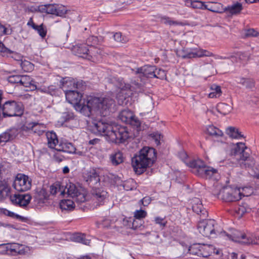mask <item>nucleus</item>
<instances>
[{
    "label": "nucleus",
    "mask_w": 259,
    "mask_h": 259,
    "mask_svg": "<svg viewBox=\"0 0 259 259\" xmlns=\"http://www.w3.org/2000/svg\"><path fill=\"white\" fill-rule=\"evenodd\" d=\"M12 30L11 29H8L1 23H0V36L3 35H9L12 33Z\"/></svg>",
    "instance_id": "680f3d73"
},
{
    "label": "nucleus",
    "mask_w": 259,
    "mask_h": 259,
    "mask_svg": "<svg viewBox=\"0 0 259 259\" xmlns=\"http://www.w3.org/2000/svg\"><path fill=\"white\" fill-rule=\"evenodd\" d=\"M219 199L222 200L224 202L227 201V197L225 195V187H224L218 194Z\"/></svg>",
    "instance_id": "e2e57ef3"
},
{
    "label": "nucleus",
    "mask_w": 259,
    "mask_h": 259,
    "mask_svg": "<svg viewBox=\"0 0 259 259\" xmlns=\"http://www.w3.org/2000/svg\"><path fill=\"white\" fill-rule=\"evenodd\" d=\"M64 186L60 185L59 182H56L50 187V193L52 195H55L58 192L63 191Z\"/></svg>",
    "instance_id": "a18cd8bd"
},
{
    "label": "nucleus",
    "mask_w": 259,
    "mask_h": 259,
    "mask_svg": "<svg viewBox=\"0 0 259 259\" xmlns=\"http://www.w3.org/2000/svg\"><path fill=\"white\" fill-rule=\"evenodd\" d=\"M65 194L72 197L76 203L80 204L86 201L84 193L73 183L69 182L64 186L63 191H61V195H64Z\"/></svg>",
    "instance_id": "1a4fd4ad"
},
{
    "label": "nucleus",
    "mask_w": 259,
    "mask_h": 259,
    "mask_svg": "<svg viewBox=\"0 0 259 259\" xmlns=\"http://www.w3.org/2000/svg\"><path fill=\"white\" fill-rule=\"evenodd\" d=\"M259 33L255 29L251 28L245 30V37H255L258 35Z\"/></svg>",
    "instance_id": "bf43d9fd"
},
{
    "label": "nucleus",
    "mask_w": 259,
    "mask_h": 259,
    "mask_svg": "<svg viewBox=\"0 0 259 259\" xmlns=\"http://www.w3.org/2000/svg\"><path fill=\"white\" fill-rule=\"evenodd\" d=\"M49 195L45 189H41L35 195L34 199L39 205L45 203L48 200Z\"/></svg>",
    "instance_id": "7c9ffc66"
},
{
    "label": "nucleus",
    "mask_w": 259,
    "mask_h": 259,
    "mask_svg": "<svg viewBox=\"0 0 259 259\" xmlns=\"http://www.w3.org/2000/svg\"><path fill=\"white\" fill-rule=\"evenodd\" d=\"M13 186L18 191H26L30 189L31 180L27 176L22 174H18L16 177Z\"/></svg>",
    "instance_id": "ddd939ff"
},
{
    "label": "nucleus",
    "mask_w": 259,
    "mask_h": 259,
    "mask_svg": "<svg viewBox=\"0 0 259 259\" xmlns=\"http://www.w3.org/2000/svg\"><path fill=\"white\" fill-rule=\"evenodd\" d=\"M19 84L24 87H27L30 83V78L27 75H20Z\"/></svg>",
    "instance_id": "864d4df0"
},
{
    "label": "nucleus",
    "mask_w": 259,
    "mask_h": 259,
    "mask_svg": "<svg viewBox=\"0 0 259 259\" xmlns=\"http://www.w3.org/2000/svg\"><path fill=\"white\" fill-rule=\"evenodd\" d=\"M241 83L245 88L251 89L254 86V81L249 78H242L241 81Z\"/></svg>",
    "instance_id": "09e8293b"
},
{
    "label": "nucleus",
    "mask_w": 259,
    "mask_h": 259,
    "mask_svg": "<svg viewBox=\"0 0 259 259\" xmlns=\"http://www.w3.org/2000/svg\"><path fill=\"white\" fill-rule=\"evenodd\" d=\"M197 229L205 237L214 238L220 235H226V232L223 228L213 219L202 218L198 223Z\"/></svg>",
    "instance_id": "39448f33"
},
{
    "label": "nucleus",
    "mask_w": 259,
    "mask_h": 259,
    "mask_svg": "<svg viewBox=\"0 0 259 259\" xmlns=\"http://www.w3.org/2000/svg\"><path fill=\"white\" fill-rule=\"evenodd\" d=\"M75 116L72 112H65L63 114L62 119L64 122H68L74 119Z\"/></svg>",
    "instance_id": "6e6d98bb"
},
{
    "label": "nucleus",
    "mask_w": 259,
    "mask_h": 259,
    "mask_svg": "<svg viewBox=\"0 0 259 259\" xmlns=\"http://www.w3.org/2000/svg\"><path fill=\"white\" fill-rule=\"evenodd\" d=\"M156 159V152L155 149L145 147L132 159V164L136 174L140 175L146 169L152 166Z\"/></svg>",
    "instance_id": "7ed1b4c3"
},
{
    "label": "nucleus",
    "mask_w": 259,
    "mask_h": 259,
    "mask_svg": "<svg viewBox=\"0 0 259 259\" xmlns=\"http://www.w3.org/2000/svg\"><path fill=\"white\" fill-rule=\"evenodd\" d=\"M119 119L123 122L130 124L137 128L140 127L141 121L134 113L129 110H123L118 115Z\"/></svg>",
    "instance_id": "4468645a"
},
{
    "label": "nucleus",
    "mask_w": 259,
    "mask_h": 259,
    "mask_svg": "<svg viewBox=\"0 0 259 259\" xmlns=\"http://www.w3.org/2000/svg\"><path fill=\"white\" fill-rule=\"evenodd\" d=\"M187 165L192 168L193 173L203 178H210L217 172L216 169L206 166L200 159L193 160L187 163Z\"/></svg>",
    "instance_id": "423d86ee"
},
{
    "label": "nucleus",
    "mask_w": 259,
    "mask_h": 259,
    "mask_svg": "<svg viewBox=\"0 0 259 259\" xmlns=\"http://www.w3.org/2000/svg\"><path fill=\"white\" fill-rule=\"evenodd\" d=\"M200 248V244H194L189 247L188 249L189 253L193 255L199 257Z\"/></svg>",
    "instance_id": "c03bdc74"
},
{
    "label": "nucleus",
    "mask_w": 259,
    "mask_h": 259,
    "mask_svg": "<svg viewBox=\"0 0 259 259\" xmlns=\"http://www.w3.org/2000/svg\"><path fill=\"white\" fill-rule=\"evenodd\" d=\"M146 215V211L142 209L137 210L134 212V217L135 219L140 221H141V219L145 218Z\"/></svg>",
    "instance_id": "3c124183"
},
{
    "label": "nucleus",
    "mask_w": 259,
    "mask_h": 259,
    "mask_svg": "<svg viewBox=\"0 0 259 259\" xmlns=\"http://www.w3.org/2000/svg\"><path fill=\"white\" fill-rule=\"evenodd\" d=\"M59 86L64 92L66 97H82V92L85 89V82L71 77H62Z\"/></svg>",
    "instance_id": "20e7f679"
},
{
    "label": "nucleus",
    "mask_w": 259,
    "mask_h": 259,
    "mask_svg": "<svg viewBox=\"0 0 259 259\" xmlns=\"http://www.w3.org/2000/svg\"><path fill=\"white\" fill-rule=\"evenodd\" d=\"M151 137L155 140L157 145L160 144V140L162 136L158 133H153L150 134Z\"/></svg>",
    "instance_id": "0e129e2a"
},
{
    "label": "nucleus",
    "mask_w": 259,
    "mask_h": 259,
    "mask_svg": "<svg viewBox=\"0 0 259 259\" xmlns=\"http://www.w3.org/2000/svg\"><path fill=\"white\" fill-rule=\"evenodd\" d=\"M27 128L38 135H42L45 128L44 124L37 122H31L27 124Z\"/></svg>",
    "instance_id": "cd10ccee"
},
{
    "label": "nucleus",
    "mask_w": 259,
    "mask_h": 259,
    "mask_svg": "<svg viewBox=\"0 0 259 259\" xmlns=\"http://www.w3.org/2000/svg\"><path fill=\"white\" fill-rule=\"evenodd\" d=\"M66 100L76 111L87 117L92 114L93 103L97 104L96 108L103 114L115 102L113 98H92L90 100L88 98H66Z\"/></svg>",
    "instance_id": "f257e3e1"
},
{
    "label": "nucleus",
    "mask_w": 259,
    "mask_h": 259,
    "mask_svg": "<svg viewBox=\"0 0 259 259\" xmlns=\"http://www.w3.org/2000/svg\"><path fill=\"white\" fill-rule=\"evenodd\" d=\"M160 21L167 25H169L170 26L171 25H182V22H180L177 21H174L172 20H171L170 18L168 17L163 16H160L159 17Z\"/></svg>",
    "instance_id": "37998d69"
},
{
    "label": "nucleus",
    "mask_w": 259,
    "mask_h": 259,
    "mask_svg": "<svg viewBox=\"0 0 259 259\" xmlns=\"http://www.w3.org/2000/svg\"><path fill=\"white\" fill-rule=\"evenodd\" d=\"M98 38L95 36L89 37L86 40V45L88 46H94L97 44Z\"/></svg>",
    "instance_id": "5fc2aeb1"
},
{
    "label": "nucleus",
    "mask_w": 259,
    "mask_h": 259,
    "mask_svg": "<svg viewBox=\"0 0 259 259\" xmlns=\"http://www.w3.org/2000/svg\"><path fill=\"white\" fill-rule=\"evenodd\" d=\"M91 192L93 200L97 203L96 205H103L107 198L108 193L102 188L93 187Z\"/></svg>",
    "instance_id": "dca6fc26"
},
{
    "label": "nucleus",
    "mask_w": 259,
    "mask_h": 259,
    "mask_svg": "<svg viewBox=\"0 0 259 259\" xmlns=\"http://www.w3.org/2000/svg\"><path fill=\"white\" fill-rule=\"evenodd\" d=\"M11 201L13 204L24 207L29 203L31 196L28 194H15L10 197Z\"/></svg>",
    "instance_id": "f3484780"
},
{
    "label": "nucleus",
    "mask_w": 259,
    "mask_h": 259,
    "mask_svg": "<svg viewBox=\"0 0 259 259\" xmlns=\"http://www.w3.org/2000/svg\"><path fill=\"white\" fill-rule=\"evenodd\" d=\"M8 81L12 84L19 83L20 75H11L8 77Z\"/></svg>",
    "instance_id": "052dcab7"
},
{
    "label": "nucleus",
    "mask_w": 259,
    "mask_h": 259,
    "mask_svg": "<svg viewBox=\"0 0 259 259\" xmlns=\"http://www.w3.org/2000/svg\"><path fill=\"white\" fill-rule=\"evenodd\" d=\"M228 135L232 139H240L242 138H245L239 129L234 126L228 127Z\"/></svg>",
    "instance_id": "c756f323"
},
{
    "label": "nucleus",
    "mask_w": 259,
    "mask_h": 259,
    "mask_svg": "<svg viewBox=\"0 0 259 259\" xmlns=\"http://www.w3.org/2000/svg\"><path fill=\"white\" fill-rule=\"evenodd\" d=\"M110 159L113 165H118L123 161L122 153L119 151L115 152L110 155Z\"/></svg>",
    "instance_id": "473e14b6"
},
{
    "label": "nucleus",
    "mask_w": 259,
    "mask_h": 259,
    "mask_svg": "<svg viewBox=\"0 0 259 259\" xmlns=\"http://www.w3.org/2000/svg\"><path fill=\"white\" fill-rule=\"evenodd\" d=\"M94 130L108 137L111 142L118 144L124 143L131 137L127 127L111 125L101 121L94 123Z\"/></svg>",
    "instance_id": "f03ea898"
},
{
    "label": "nucleus",
    "mask_w": 259,
    "mask_h": 259,
    "mask_svg": "<svg viewBox=\"0 0 259 259\" xmlns=\"http://www.w3.org/2000/svg\"><path fill=\"white\" fill-rule=\"evenodd\" d=\"M205 133L216 138L221 137L223 135L222 131L213 125H208L206 128Z\"/></svg>",
    "instance_id": "c85d7f7f"
},
{
    "label": "nucleus",
    "mask_w": 259,
    "mask_h": 259,
    "mask_svg": "<svg viewBox=\"0 0 259 259\" xmlns=\"http://www.w3.org/2000/svg\"><path fill=\"white\" fill-rule=\"evenodd\" d=\"M6 254L15 255L22 254L25 252L24 246L18 243L4 244Z\"/></svg>",
    "instance_id": "6ab92c4d"
},
{
    "label": "nucleus",
    "mask_w": 259,
    "mask_h": 259,
    "mask_svg": "<svg viewBox=\"0 0 259 259\" xmlns=\"http://www.w3.org/2000/svg\"><path fill=\"white\" fill-rule=\"evenodd\" d=\"M114 39L119 42L125 43L128 41V38L123 36L121 32H116L113 35Z\"/></svg>",
    "instance_id": "de8ad7c7"
},
{
    "label": "nucleus",
    "mask_w": 259,
    "mask_h": 259,
    "mask_svg": "<svg viewBox=\"0 0 259 259\" xmlns=\"http://www.w3.org/2000/svg\"><path fill=\"white\" fill-rule=\"evenodd\" d=\"M192 209L202 218H205L208 215L207 210L203 207L201 201L198 198L192 200Z\"/></svg>",
    "instance_id": "4be33fe9"
},
{
    "label": "nucleus",
    "mask_w": 259,
    "mask_h": 259,
    "mask_svg": "<svg viewBox=\"0 0 259 259\" xmlns=\"http://www.w3.org/2000/svg\"><path fill=\"white\" fill-rule=\"evenodd\" d=\"M205 8L210 11L221 13L227 11V7H224L221 3H211L206 4Z\"/></svg>",
    "instance_id": "a878e982"
},
{
    "label": "nucleus",
    "mask_w": 259,
    "mask_h": 259,
    "mask_svg": "<svg viewBox=\"0 0 259 259\" xmlns=\"http://www.w3.org/2000/svg\"><path fill=\"white\" fill-rule=\"evenodd\" d=\"M230 163L239 165L241 168H251L255 165V160L250 156V151H248L243 155H240L239 158H236L234 161L228 159V164Z\"/></svg>",
    "instance_id": "f8f14e48"
},
{
    "label": "nucleus",
    "mask_w": 259,
    "mask_h": 259,
    "mask_svg": "<svg viewBox=\"0 0 259 259\" xmlns=\"http://www.w3.org/2000/svg\"><path fill=\"white\" fill-rule=\"evenodd\" d=\"M156 67L155 66L145 65L141 68H139L137 70V73L138 74V78L140 79L141 83H139V79L137 81H134L133 84L139 89L138 91L139 93L143 94L145 91L144 88L142 87V84H145L148 78H154L155 75Z\"/></svg>",
    "instance_id": "6e6552de"
},
{
    "label": "nucleus",
    "mask_w": 259,
    "mask_h": 259,
    "mask_svg": "<svg viewBox=\"0 0 259 259\" xmlns=\"http://www.w3.org/2000/svg\"><path fill=\"white\" fill-rule=\"evenodd\" d=\"M83 179L91 187H95L100 182L99 176L96 170L94 169H91L87 170L83 174Z\"/></svg>",
    "instance_id": "a211bd4d"
},
{
    "label": "nucleus",
    "mask_w": 259,
    "mask_h": 259,
    "mask_svg": "<svg viewBox=\"0 0 259 259\" xmlns=\"http://www.w3.org/2000/svg\"><path fill=\"white\" fill-rule=\"evenodd\" d=\"M141 221L139 220L135 219L132 223L131 228L133 230H137L139 228L142 226Z\"/></svg>",
    "instance_id": "69168bd1"
},
{
    "label": "nucleus",
    "mask_w": 259,
    "mask_h": 259,
    "mask_svg": "<svg viewBox=\"0 0 259 259\" xmlns=\"http://www.w3.org/2000/svg\"><path fill=\"white\" fill-rule=\"evenodd\" d=\"M155 72V76L154 78H157L160 79H163L166 77V72L165 71L161 69H157L156 68V70L154 71Z\"/></svg>",
    "instance_id": "4d7b16f0"
},
{
    "label": "nucleus",
    "mask_w": 259,
    "mask_h": 259,
    "mask_svg": "<svg viewBox=\"0 0 259 259\" xmlns=\"http://www.w3.org/2000/svg\"><path fill=\"white\" fill-rule=\"evenodd\" d=\"M37 93H45L52 96H59V93L61 91L59 89H57L53 86H50L48 88H39L36 89Z\"/></svg>",
    "instance_id": "72a5a7b5"
},
{
    "label": "nucleus",
    "mask_w": 259,
    "mask_h": 259,
    "mask_svg": "<svg viewBox=\"0 0 259 259\" xmlns=\"http://www.w3.org/2000/svg\"><path fill=\"white\" fill-rule=\"evenodd\" d=\"M10 192V188L6 182H0V201L5 199Z\"/></svg>",
    "instance_id": "c9c22d12"
},
{
    "label": "nucleus",
    "mask_w": 259,
    "mask_h": 259,
    "mask_svg": "<svg viewBox=\"0 0 259 259\" xmlns=\"http://www.w3.org/2000/svg\"><path fill=\"white\" fill-rule=\"evenodd\" d=\"M250 151V149L247 148L244 143L238 142L236 144H232L230 148L229 155L232 157L236 156L239 154L242 155L245 152Z\"/></svg>",
    "instance_id": "aec40b11"
},
{
    "label": "nucleus",
    "mask_w": 259,
    "mask_h": 259,
    "mask_svg": "<svg viewBox=\"0 0 259 259\" xmlns=\"http://www.w3.org/2000/svg\"><path fill=\"white\" fill-rule=\"evenodd\" d=\"M67 12L66 8L62 5L48 4V13L57 16H63Z\"/></svg>",
    "instance_id": "5701e85b"
},
{
    "label": "nucleus",
    "mask_w": 259,
    "mask_h": 259,
    "mask_svg": "<svg viewBox=\"0 0 259 259\" xmlns=\"http://www.w3.org/2000/svg\"><path fill=\"white\" fill-rule=\"evenodd\" d=\"M230 233H228V238L231 240L245 245L259 244V237L254 234L246 235L240 231L230 229Z\"/></svg>",
    "instance_id": "0eeeda50"
},
{
    "label": "nucleus",
    "mask_w": 259,
    "mask_h": 259,
    "mask_svg": "<svg viewBox=\"0 0 259 259\" xmlns=\"http://www.w3.org/2000/svg\"><path fill=\"white\" fill-rule=\"evenodd\" d=\"M210 92L209 93L208 97H218L222 95V91L221 87L215 84L211 85L210 88Z\"/></svg>",
    "instance_id": "ea45409f"
},
{
    "label": "nucleus",
    "mask_w": 259,
    "mask_h": 259,
    "mask_svg": "<svg viewBox=\"0 0 259 259\" xmlns=\"http://www.w3.org/2000/svg\"><path fill=\"white\" fill-rule=\"evenodd\" d=\"M235 212L239 218L241 217L245 213L247 212V209L243 207V206L239 205L235 208Z\"/></svg>",
    "instance_id": "13d9d810"
},
{
    "label": "nucleus",
    "mask_w": 259,
    "mask_h": 259,
    "mask_svg": "<svg viewBox=\"0 0 259 259\" xmlns=\"http://www.w3.org/2000/svg\"><path fill=\"white\" fill-rule=\"evenodd\" d=\"M75 203H76L73 199L72 200L64 199L60 202V207L62 210H72L75 207Z\"/></svg>",
    "instance_id": "2f4dec72"
},
{
    "label": "nucleus",
    "mask_w": 259,
    "mask_h": 259,
    "mask_svg": "<svg viewBox=\"0 0 259 259\" xmlns=\"http://www.w3.org/2000/svg\"><path fill=\"white\" fill-rule=\"evenodd\" d=\"M242 10V5L237 2L233 3L231 6H228V12L232 15H236L240 14Z\"/></svg>",
    "instance_id": "f704fd0d"
},
{
    "label": "nucleus",
    "mask_w": 259,
    "mask_h": 259,
    "mask_svg": "<svg viewBox=\"0 0 259 259\" xmlns=\"http://www.w3.org/2000/svg\"><path fill=\"white\" fill-rule=\"evenodd\" d=\"M72 239L77 242L81 243L83 244L89 245L90 243V240L85 238L84 234L81 233H75L72 235Z\"/></svg>",
    "instance_id": "4c0bfd02"
},
{
    "label": "nucleus",
    "mask_w": 259,
    "mask_h": 259,
    "mask_svg": "<svg viewBox=\"0 0 259 259\" xmlns=\"http://www.w3.org/2000/svg\"><path fill=\"white\" fill-rule=\"evenodd\" d=\"M74 52L79 57L90 60L92 57V51L90 50L86 44H80L77 45L74 48Z\"/></svg>",
    "instance_id": "412c9836"
},
{
    "label": "nucleus",
    "mask_w": 259,
    "mask_h": 259,
    "mask_svg": "<svg viewBox=\"0 0 259 259\" xmlns=\"http://www.w3.org/2000/svg\"><path fill=\"white\" fill-rule=\"evenodd\" d=\"M21 66L22 69L26 72L31 71L33 68V65L28 61L22 62Z\"/></svg>",
    "instance_id": "8fccbe9b"
},
{
    "label": "nucleus",
    "mask_w": 259,
    "mask_h": 259,
    "mask_svg": "<svg viewBox=\"0 0 259 259\" xmlns=\"http://www.w3.org/2000/svg\"><path fill=\"white\" fill-rule=\"evenodd\" d=\"M111 93V96H116V97L130 98L134 96L131 85L125 83L122 81V80L118 81L115 89Z\"/></svg>",
    "instance_id": "9b49d317"
},
{
    "label": "nucleus",
    "mask_w": 259,
    "mask_h": 259,
    "mask_svg": "<svg viewBox=\"0 0 259 259\" xmlns=\"http://www.w3.org/2000/svg\"><path fill=\"white\" fill-rule=\"evenodd\" d=\"M214 250L215 247L212 245L200 244L199 257H207Z\"/></svg>",
    "instance_id": "bb28decb"
},
{
    "label": "nucleus",
    "mask_w": 259,
    "mask_h": 259,
    "mask_svg": "<svg viewBox=\"0 0 259 259\" xmlns=\"http://www.w3.org/2000/svg\"><path fill=\"white\" fill-rule=\"evenodd\" d=\"M46 135L47 138L48 145L49 147L56 149V148L57 147L58 145L60 143L56 133L51 131L47 132Z\"/></svg>",
    "instance_id": "393cba45"
},
{
    "label": "nucleus",
    "mask_w": 259,
    "mask_h": 259,
    "mask_svg": "<svg viewBox=\"0 0 259 259\" xmlns=\"http://www.w3.org/2000/svg\"><path fill=\"white\" fill-rule=\"evenodd\" d=\"M187 4L193 9L206 10L205 7L206 4L200 1H192L189 0L187 2Z\"/></svg>",
    "instance_id": "a19ab883"
},
{
    "label": "nucleus",
    "mask_w": 259,
    "mask_h": 259,
    "mask_svg": "<svg viewBox=\"0 0 259 259\" xmlns=\"http://www.w3.org/2000/svg\"><path fill=\"white\" fill-rule=\"evenodd\" d=\"M0 50L1 52L6 53L7 54H11L13 53L12 51L6 48L4 44L0 40Z\"/></svg>",
    "instance_id": "774afa93"
},
{
    "label": "nucleus",
    "mask_w": 259,
    "mask_h": 259,
    "mask_svg": "<svg viewBox=\"0 0 259 259\" xmlns=\"http://www.w3.org/2000/svg\"><path fill=\"white\" fill-rule=\"evenodd\" d=\"M15 135L12 134V131L11 130H7L0 135V144H5L6 142L13 139Z\"/></svg>",
    "instance_id": "e433bc0d"
},
{
    "label": "nucleus",
    "mask_w": 259,
    "mask_h": 259,
    "mask_svg": "<svg viewBox=\"0 0 259 259\" xmlns=\"http://www.w3.org/2000/svg\"><path fill=\"white\" fill-rule=\"evenodd\" d=\"M3 213L6 215L9 216L11 218L20 221L21 222H26L27 220V218L21 215H20L19 214H16L14 212H12L6 209H4Z\"/></svg>",
    "instance_id": "79ce46f5"
},
{
    "label": "nucleus",
    "mask_w": 259,
    "mask_h": 259,
    "mask_svg": "<svg viewBox=\"0 0 259 259\" xmlns=\"http://www.w3.org/2000/svg\"><path fill=\"white\" fill-rule=\"evenodd\" d=\"M232 62H238L239 61H245L247 59V56L245 53L237 52L230 57Z\"/></svg>",
    "instance_id": "58836bf2"
},
{
    "label": "nucleus",
    "mask_w": 259,
    "mask_h": 259,
    "mask_svg": "<svg viewBox=\"0 0 259 259\" xmlns=\"http://www.w3.org/2000/svg\"><path fill=\"white\" fill-rule=\"evenodd\" d=\"M135 182L133 181V180H131L125 182L123 184V187L124 189L126 191L132 190L135 187Z\"/></svg>",
    "instance_id": "603ef678"
},
{
    "label": "nucleus",
    "mask_w": 259,
    "mask_h": 259,
    "mask_svg": "<svg viewBox=\"0 0 259 259\" xmlns=\"http://www.w3.org/2000/svg\"><path fill=\"white\" fill-rule=\"evenodd\" d=\"M155 223L159 224L162 228H164L166 224V222L163 219L160 217H156L155 219Z\"/></svg>",
    "instance_id": "338daca9"
},
{
    "label": "nucleus",
    "mask_w": 259,
    "mask_h": 259,
    "mask_svg": "<svg viewBox=\"0 0 259 259\" xmlns=\"http://www.w3.org/2000/svg\"><path fill=\"white\" fill-rule=\"evenodd\" d=\"M34 29L37 31L41 38H44L46 36L47 30L43 24L37 25L36 28H34Z\"/></svg>",
    "instance_id": "49530a36"
},
{
    "label": "nucleus",
    "mask_w": 259,
    "mask_h": 259,
    "mask_svg": "<svg viewBox=\"0 0 259 259\" xmlns=\"http://www.w3.org/2000/svg\"><path fill=\"white\" fill-rule=\"evenodd\" d=\"M56 150L68 153H73L75 152V148L72 143L63 141L60 142Z\"/></svg>",
    "instance_id": "b1692460"
},
{
    "label": "nucleus",
    "mask_w": 259,
    "mask_h": 259,
    "mask_svg": "<svg viewBox=\"0 0 259 259\" xmlns=\"http://www.w3.org/2000/svg\"><path fill=\"white\" fill-rule=\"evenodd\" d=\"M182 53V57L184 59L196 58L209 56V52L197 48L183 49Z\"/></svg>",
    "instance_id": "2eb2a0df"
},
{
    "label": "nucleus",
    "mask_w": 259,
    "mask_h": 259,
    "mask_svg": "<svg viewBox=\"0 0 259 259\" xmlns=\"http://www.w3.org/2000/svg\"><path fill=\"white\" fill-rule=\"evenodd\" d=\"M3 111L4 117L21 116L23 114L24 106L21 102L7 101L4 104Z\"/></svg>",
    "instance_id": "9d476101"
}]
</instances>
